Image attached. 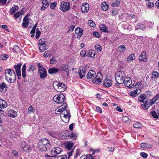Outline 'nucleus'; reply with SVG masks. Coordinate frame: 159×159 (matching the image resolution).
I'll return each instance as SVG.
<instances>
[{
	"label": "nucleus",
	"instance_id": "f257e3e1",
	"mask_svg": "<svg viewBox=\"0 0 159 159\" xmlns=\"http://www.w3.org/2000/svg\"><path fill=\"white\" fill-rule=\"evenodd\" d=\"M6 79L10 83H13L16 79L14 71L11 69H6L5 71Z\"/></svg>",
	"mask_w": 159,
	"mask_h": 159
},
{
	"label": "nucleus",
	"instance_id": "f03ea898",
	"mask_svg": "<svg viewBox=\"0 0 159 159\" xmlns=\"http://www.w3.org/2000/svg\"><path fill=\"white\" fill-rule=\"evenodd\" d=\"M54 88L58 92H62L65 91L66 88V85L62 83H59L57 81L53 83Z\"/></svg>",
	"mask_w": 159,
	"mask_h": 159
},
{
	"label": "nucleus",
	"instance_id": "7ed1b4c3",
	"mask_svg": "<svg viewBox=\"0 0 159 159\" xmlns=\"http://www.w3.org/2000/svg\"><path fill=\"white\" fill-rule=\"evenodd\" d=\"M65 145L66 148L68 150L67 154L68 158H69L74 151V148H73L74 143L72 142L68 141L65 143Z\"/></svg>",
	"mask_w": 159,
	"mask_h": 159
},
{
	"label": "nucleus",
	"instance_id": "20e7f679",
	"mask_svg": "<svg viewBox=\"0 0 159 159\" xmlns=\"http://www.w3.org/2000/svg\"><path fill=\"white\" fill-rule=\"evenodd\" d=\"M124 73L123 71H119L115 75V80L118 84H122L124 82L125 78Z\"/></svg>",
	"mask_w": 159,
	"mask_h": 159
},
{
	"label": "nucleus",
	"instance_id": "39448f33",
	"mask_svg": "<svg viewBox=\"0 0 159 159\" xmlns=\"http://www.w3.org/2000/svg\"><path fill=\"white\" fill-rule=\"evenodd\" d=\"M39 49L41 52H43L47 48V46L46 43L45 39H40L39 42Z\"/></svg>",
	"mask_w": 159,
	"mask_h": 159
},
{
	"label": "nucleus",
	"instance_id": "423d86ee",
	"mask_svg": "<svg viewBox=\"0 0 159 159\" xmlns=\"http://www.w3.org/2000/svg\"><path fill=\"white\" fill-rule=\"evenodd\" d=\"M65 98L64 95L62 93H60L58 95L54 96L53 99L57 103L61 104L64 102Z\"/></svg>",
	"mask_w": 159,
	"mask_h": 159
},
{
	"label": "nucleus",
	"instance_id": "0eeeda50",
	"mask_svg": "<svg viewBox=\"0 0 159 159\" xmlns=\"http://www.w3.org/2000/svg\"><path fill=\"white\" fill-rule=\"evenodd\" d=\"M70 8V3L68 2H62L60 6L61 10L63 12H65Z\"/></svg>",
	"mask_w": 159,
	"mask_h": 159
},
{
	"label": "nucleus",
	"instance_id": "6e6552de",
	"mask_svg": "<svg viewBox=\"0 0 159 159\" xmlns=\"http://www.w3.org/2000/svg\"><path fill=\"white\" fill-rule=\"evenodd\" d=\"M38 73L42 80H44L47 75L46 70L44 67H41L40 69H38Z\"/></svg>",
	"mask_w": 159,
	"mask_h": 159
},
{
	"label": "nucleus",
	"instance_id": "1a4fd4ad",
	"mask_svg": "<svg viewBox=\"0 0 159 159\" xmlns=\"http://www.w3.org/2000/svg\"><path fill=\"white\" fill-rule=\"evenodd\" d=\"M102 76V75L101 72H98L96 76L92 80L93 82L96 84H100L102 81V80L103 78Z\"/></svg>",
	"mask_w": 159,
	"mask_h": 159
},
{
	"label": "nucleus",
	"instance_id": "9d476101",
	"mask_svg": "<svg viewBox=\"0 0 159 159\" xmlns=\"http://www.w3.org/2000/svg\"><path fill=\"white\" fill-rule=\"evenodd\" d=\"M62 150L59 147L54 148L51 151V154L52 157H56L57 155L60 153L62 152Z\"/></svg>",
	"mask_w": 159,
	"mask_h": 159
},
{
	"label": "nucleus",
	"instance_id": "9b49d317",
	"mask_svg": "<svg viewBox=\"0 0 159 159\" xmlns=\"http://www.w3.org/2000/svg\"><path fill=\"white\" fill-rule=\"evenodd\" d=\"M125 85L127 87H129V88L131 89L134 87V84H132V80L130 78L126 77L125 80L124 81Z\"/></svg>",
	"mask_w": 159,
	"mask_h": 159
},
{
	"label": "nucleus",
	"instance_id": "f8f14e48",
	"mask_svg": "<svg viewBox=\"0 0 159 159\" xmlns=\"http://www.w3.org/2000/svg\"><path fill=\"white\" fill-rule=\"evenodd\" d=\"M67 107V104L66 102L64 103L62 105L59 107L58 109H56L55 111V112L56 114H59L60 112L64 111L66 110V108Z\"/></svg>",
	"mask_w": 159,
	"mask_h": 159
},
{
	"label": "nucleus",
	"instance_id": "ddd939ff",
	"mask_svg": "<svg viewBox=\"0 0 159 159\" xmlns=\"http://www.w3.org/2000/svg\"><path fill=\"white\" fill-rule=\"evenodd\" d=\"M41 2L43 4L41 8V10H45L49 6L51 2L50 0H41Z\"/></svg>",
	"mask_w": 159,
	"mask_h": 159
},
{
	"label": "nucleus",
	"instance_id": "4468645a",
	"mask_svg": "<svg viewBox=\"0 0 159 159\" xmlns=\"http://www.w3.org/2000/svg\"><path fill=\"white\" fill-rule=\"evenodd\" d=\"M21 147L23 150L25 152H29L31 150V146L29 145H26L25 142L22 143Z\"/></svg>",
	"mask_w": 159,
	"mask_h": 159
},
{
	"label": "nucleus",
	"instance_id": "2eb2a0df",
	"mask_svg": "<svg viewBox=\"0 0 159 159\" xmlns=\"http://www.w3.org/2000/svg\"><path fill=\"white\" fill-rule=\"evenodd\" d=\"M29 16L28 15H26L23 20L22 26L24 28H26L29 24L30 20L29 18Z\"/></svg>",
	"mask_w": 159,
	"mask_h": 159
},
{
	"label": "nucleus",
	"instance_id": "dca6fc26",
	"mask_svg": "<svg viewBox=\"0 0 159 159\" xmlns=\"http://www.w3.org/2000/svg\"><path fill=\"white\" fill-rule=\"evenodd\" d=\"M87 70V67L86 66L82 67V69L80 70V71L79 72V75L81 79H82L84 77Z\"/></svg>",
	"mask_w": 159,
	"mask_h": 159
},
{
	"label": "nucleus",
	"instance_id": "f3484780",
	"mask_svg": "<svg viewBox=\"0 0 159 159\" xmlns=\"http://www.w3.org/2000/svg\"><path fill=\"white\" fill-rule=\"evenodd\" d=\"M62 113L60 114V116L61 120L65 123H67L69 121L70 115H66Z\"/></svg>",
	"mask_w": 159,
	"mask_h": 159
},
{
	"label": "nucleus",
	"instance_id": "a211bd4d",
	"mask_svg": "<svg viewBox=\"0 0 159 159\" xmlns=\"http://www.w3.org/2000/svg\"><path fill=\"white\" fill-rule=\"evenodd\" d=\"M75 33L76 34L78 35L77 36V38L80 39L83 33V30L80 28H78L75 29Z\"/></svg>",
	"mask_w": 159,
	"mask_h": 159
},
{
	"label": "nucleus",
	"instance_id": "6ab92c4d",
	"mask_svg": "<svg viewBox=\"0 0 159 159\" xmlns=\"http://www.w3.org/2000/svg\"><path fill=\"white\" fill-rule=\"evenodd\" d=\"M21 65L22 64L19 63L17 65H15L14 66L17 76H19L21 75L20 67Z\"/></svg>",
	"mask_w": 159,
	"mask_h": 159
},
{
	"label": "nucleus",
	"instance_id": "aec40b11",
	"mask_svg": "<svg viewBox=\"0 0 159 159\" xmlns=\"http://www.w3.org/2000/svg\"><path fill=\"white\" fill-rule=\"evenodd\" d=\"M112 84V81L109 79H105L103 82V85L106 87H110Z\"/></svg>",
	"mask_w": 159,
	"mask_h": 159
},
{
	"label": "nucleus",
	"instance_id": "412c9836",
	"mask_svg": "<svg viewBox=\"0 0 159 159\" xmlns=\"http://www.w3.org/2000/svg\"><path fill=\"white\" fill-rule=\"evenodd\" d=\"M39 143L40 144H41L42 145L43 144L48 148H49V146H50L49 141L46 139H41L39 141Z\"/></svg>",
	"mask_w": 159,
	"mask_h": 159
},
{
	"label": "nucleus",
	"instance_id": "4be33fe9",
	"mask_svg": "<svg viewBox=\"0 0 159 159\" xmlns=\"http://www.w3.org/2000/svg\"><path fill=\"white\" fill-rule=\"evenodd\" d=\"M96 72L92 70H90L87 75V78L88 79H92L96 75Z\"/></svg>",
	"mask_w": 159,
	"mask_h": 159
},
{
	"label": "nucleus",
	"instance_id": "5701e85b",
	"mask_svg": "<svg viewBox=\"0 0 159 159\" xmlns=\"http://www.w3.org/2000/svg\"><path fill=\"white\" fill-rule=\"evenodd\" d=\"M152 145L147 143H142L140 144L141 148H142L144 150L150 149L152 148Z\"/></svg>",
	"mask_w": 159,
	"mask_h": 159
},
{
	"label": "nucleus",
	"instance_id": "b1692460",
	"mask_svg": "<svg viewBox=\"0 0 159 159\" xmlns=\"http://www.w3.org/2000/svg\"><path fill=\"white\" fill-rule=\"evenodd\" d=\"M146 52L144 51L143 52L139 57V61H146L148 60L147 59L146 56Z\"/></svg>",
	"mask_w": 159,
	"mask_h": 159
},
{
	"label": "nucleus",
	"instance_id": "393cba45",
	"mask_svg": "<svg viewBox=\"0 0 159 159\" xmlns=\"http://www.w3.org/2000/svg\"><path fill=\"white\" fill-rule=\"evenodd\" d=\"M8 116L12 118H15L17 116V113L16 111L13 110H10L8 111Z\"/></svg>",
	"mask_w": 159,
	"mask_h": 159
},
{
	"label": "nucleus",
	"instance_id": "a878e982",
	"mask_svg": "<svg viewBox=\"0 0 159 159\" xmlns=\"http://www.w3.org/2000/svg\"><path fill=\"white\" fill-rule=\"evenodd\" d=\"M67 133L68 134V136L70 139L75 140L77 138L76 134L73 132H71L70 131H68Z\"/></svg>",
	"mask_w": 159,
	"mask_h": 159
},
{
	"label": "nucleus",
	"instance_id": "bb28decb",
	"mask_svg": "<svg viewBox=\"0 0 159 159\" xmlns=\"http://www.w3.org/2000/svg\"><path fill=\"white\" fill-rule=\"evenodd\" d=\"M89 6L87 3H84L81 7V10L83 12H87L89 10Z\"/></svg>",
	"mask_w": 159,
	"mask_h": 159
},
{
	"label": "nucleus",
	"instance_id": "cd10ccee",
	"mask_svg": "<svg viewBox=\"0 0 159 159\" xmlns=\"http://www.w3.org/2000/svg\"><path fill=\"white\" fill-rule=\"evenodd\" d=\"M60 70L59 69H57L55 67L51 68L48 69V72L50 74L56 73Z\"/></svg>",
	"mask_w": 159,
	"mask_h": 159
},
{
	"label": "nucleus",
	"instance_id": "c85d7f7f",
	"mask_svg": "<svg viewBox=\"0 0 159 159\" xmlns=\"http://www.w3.org/2000/svg\"><path fill=\"white\" fill-rule=\"evenodd\" d=\"M146 95L145 94L142 95L141 94L139 97H138V100L140 102H147V101L148 100L146 98Z\"/></svg>",
	"mask_w": 159,
	"mask_h": 159
},
{
	"label": "nucleus",
	"instance_id": "c756f323",
	"mask_svg": "<svg viewBox=\"0 0 159 159\" xmlns=\"http://www.w3.org/2000/svg\"><path fill=\"white\" fill-rule=\"evenodd\" d=\"M61 71H64L66 72V75L68 76L69 74V72L68 69V66L67 65H63L61 67Z\"/></svg>",
	"mask_w": 159,
	"mask_h": 159
},
{
	"label": "nucleus",
	"instance_id": "7c9ffc66",
	"mask_svg": "<svg viewBox=\"0 0 159 159\" xmlns=\"http://www.w3.org/2000/svg\"><path fill=\"white\" fill-rule=\"evenodd\" d=\"M7 106V104L6 101L0 98V108L3 109Z\"/></svg>",
	"mask_w": 159,
	"mask_h": 159
},
{
	"label": "nucleus",
	"instance_id": "2f4dec72",
	"mask_svg": "<svg viewBox=\"0 0 159 159\" xmlns=\"http://www.w3.org/2000/svg\"><path fill=\"white\" fill-rule=\"evenodd\" d=\"M38 147L42 151H45L49 148L47 147V146L43 144V145H42L41 144H40L39 142L38 145Z\"/></svg>",
	"mask_w": 159,
	"mask_h": 159
},
{
	"label": "nucleus",
	"instance_id": "473e14b6",
	"mask_svg": "<svg viewBox=\"0 0 159 159\" xmlns=\"http://www.w3.org/2000/svg\"><path fill=\"white\" fill-rule=\"evenodd\" d=\"M7 85L4 83H3L0 84V91L2 92L6 91L7 90Z\"/></svg>",
	"mask_w": 159,
	"mask_h": 159
},
{
	"label": "nucleus",
	"instance_id": "72a5a7b5",
	"mask_svg": "<svg viewBox=\"0 0 159 159\" xmlns=\"http://www.w3.org/2000/svg\"><path fill=\"white\" fill-rule=\"evenodd\" d=\"M150 102L149 103V104L148 103V102L147 101V102H145V103L143 104H142L141 106L144 109H147L149 107L150 105H151V100H150Z\"/></svg>",
	"mask_w": 159,
	"mask_h": 159
},
{
	"label": "nucleus",
	"instance_id": "f704fd0d",
	"mask_svg": "<svg viewBox=\"0 0 159 159\" xmlns=\"http://www.w3.org/2000/svg\"><path fill=\"white\" fill-rule=\"evenodd\" d=\"M101 7L102 10L104 11L107 10L109 8V6L106 2H103L101 4Z\"/></svg>",
	"mask_w": 159,
	"mask_h": 159
},
{
	"label": "nucleus",
	"instance_id": "c9c22d12",
	"mask_svg": "<svg viewBox=\"0 0 159 159\" xmlns=\"http://www.w3.org/2000/svg\"><path fill=\"white\" fill-rule=\"evenodd\" d=\"M140 92V90L137 89L130 92V94L131 96L133 97H135L136 95L139 94Z\"/></svg>",
	"mask_w": 159,
	"mask_h": 159
},
{
	"label": "nucleus",
	"instance_id": "e433bc0d",
	"mask_svg": "<svg viewBox=\"0 0 159 159\" xmlns=\"http://www.w3.org/2000/svg\"><path fill=\"white\" fill-rule=\"evenodd\" d=\"M26 65L25 64H24L22 68V76L23 78H25L26 76Z\"/></svg>",
	"mask_w": 159,
	"mask_h": 159
},
{
	"label": "nucleus",
	"instance_id": "4c0bfd02",
	"mask_svg": "<svg viewBox=\"0 0 159 159\" xmlns=\"http://www.w3.org/2000/svg\"><path fill=\"white\" fill-rule=\"evenodd\" d=\"M145 29V27L144 25L142 24H137L135 27V29L136 30L141 29L144 30Z\"/></svg>",
	"mask_w": 159,
	"mask_h": 159
},
{
	"label": "nucleus",
	"instance_id": "58836bf2",
	"mask_svg": "<svg viewBox=\"0 0 159 159\" xmlns=\"http://www.w3.org/2000/svg\"><path fill=\"white\" fill-rule=\"evenodd\" d=\"M159 77V74L157 71H154L152 72V76L151 78L153 79L154 78H157Z\"/></svg>",
	"mask_w": 159,
	"mask_h": 159
},
{
	"label": "nucleus",
	"instance_id": "ea45409f",
	"mask_svg": "<svg viewBox=\"0 0 159 159\" xmlns=\"http://www.w3.org/2000/svg\"><path fill=\"white\" fill-rule=\"evenodd\" d=\"M120 4V2L119 0H113L111 3L112 7H115L118 6Z\"/></svg>",
	"mask_w": 159,
	"mask_h": 159
},
{
	"label": "nucleus",
	"instance_id": "a19ab883",
	"mask_svg": "<svg viewBox=\"0 0 159 159\" xmlns=\"http://www.w3.org/2000/svg\"><path fill=\"white\" fill-rule=\"evenodd\" d=\"M135 56L134 54H132L129 56L127 58L128 61H131L135 59Z\"/></svg>",
	"mask_w": 159,
	"mask_h": 159
},
{
	"label": "nucleus",
	"instance_id": "79ce46f5",
	"mask_svg": "<svg viewBox=\"0 0 159 159\" xmlns=\"http://www.w3.org/2000/svg\"><path fill=\"white\" fill-rule=\"evenodd\" d=\"M16 133L14 131H12L9 133L8 135L9 137L11 139H13L14 138L16 137L17 135H16Z\"/></svg>",
	"mask_w": 159,
	"mask_h": 159
},
{
	"label": "nucleus",
	"instance_id": "37998d69",
	"mask_svg": "<svg viewBox=\"0 0 159 159\" xmlns=\"http://www.w3.org/2000/svg\"><path fill=\"white\" fill-rule=\"evenodd\" d=\"M159 98V93L157 94L151 100V105L153 104L156 100Z\"/></svg>",
	"mask_w": 159,
	"mask_h": 159
},
{
	"label": "nucleus",
	"instance_id": "c03bdc74",
	"mask_svg": "<svg viewBox=\"0 0 159 159\" xmlns=\"http://www.w3.org/2000/svg\"><path fill=\"white\" fill-rule=\"evenodd\" d=\"M122 120L124 122L128 123L130 121V119L127 116H123L122 117Z\"/></svg>",
	"mask_w": 159,
	"mask_h": 159
},
{
	"label": "nucleus",
	"instance_id": "a18cd8bd",
	"mask_svg": "<svg viewBox=\"0 0 159 159\" xmlns=\"http://www.w3.org/2000/svg\"><path fill=\"white\" fill-rule=\"evenodd\" d=\"M48 134L52 137H53L56 138L57 137L56 132L53 131H48Z\"/></svg>",
	"mask_w": 159,
	"mask_h": 159
},
{
	"label": "nucleus",
	"instance_id": "49530a36",
	"mask_svg": "<svg viewBox=\"0 0 159 159\" xmlns=\"http://www.w3.org/2000/svg\"><path fill=\"white\" fill-rule=\"evenodd\" d=\"M93 52V51L91 50H89L87 55L88 56L91 57H94L95 54Z\"/></svg>",
	"mask_w": 159,
	"mask_h": 159
},
{
	"label": "nucleus",
	"instance_id": "de8ad7c7",
	"mask_svg": "<svg viewBox=\"0 0 159 159\" xmlns=\"http://www.w3.org/2000/svg\"><path fill=\"white\" fill-rule=\"evenodd\" d=\"M125 47L124 45H121L118 48V49L120 52H122L125 50Z\"/></svg>",
	"mask_w": 159,
	"mask_h": 159
},
{
	"label": "nucleus",
	"instance_id": "09e8293b",
	"mask_svg": "<svg viewBox=\"0 0 159 159\" xmlns=\"http://www.w3.org/2000/svg\"><path fill=\"white\" fill-rule=\"evenodd\" d=\"M18 7L17 6H16V7H12L10 11L11 14H13L18 10Z\"/></svg>",
	"mask_w": 159,
	"mask_h": 159
},
{
	"label": "nucleus",
	"instance_id": "8fccbe9b",
	"mask_svg": "<svg viewBox=\"0 0 159 159\" xmlns=\"http://www.w3.org/2000/svg\"><path fill=\"white\" fill-rule=\"evenodd\" d=\"M95 157V156H93L92 154H88L86 155L84 159H96Z\"/></svg>",
	"mask_w": 159,
	"mask_h": 159
},
{
	"label": "nucleus",
	"instance_id": "3c124183",
	"mask_svg": "<svg viewBox=\"0 0 159 159\" xmlns=\"http://www.w3.org/2000/svg\"><path fill=\"white\" fill-rule=\"evenodd\" d=\"M89 152H92V155H93L95 153H98L99 152L100 150L99 149H97L96 150L93 149H90L89 150Z\"/></svg>",
	"mask_w": 159,
	"mask_h": 159
},
{
	"label": "nucleus",
	"instance_id": "603ef678",
	"mask_svg": "<svg viewBox=\"0 0 159 159\" xmlns=\"http://www.w3.org/2000/svg\"><path fill=\"white\" fill-rule=\"evenodd\" d=\"M34 67L32 65H30L29 66V68L27 70V72L30 74V73L31 72L33 73L34 71Z\"/></svg>",
	"mask_w": 159,
	"mask_h": 159
},
{
	"label": "nucleus",
	"instance_id": "864d4df0",
	"mask_svg": "<svg viewBox=\"0 0 159 159\" xmlns=\"http://www.w3.org/2000/svg\"><path fill=\"white\" fill-rule=\"evenodd\" d=\"M35 110V109L32 106H30L28 108V113L29 114H30L32 112H34Z\"/></svg>",
	"mask_w": 159,
	"mask_h": 159
},
{
	"label": "nucleus",
	"instance_id": "5fc2aeb1",
	"mask_svg": "<svg viewBox=\"0 0 159 159\" xmlns=\"http://www.w3.org/2000/svg\"><path fill=\"white\" fill-rule=\"evenodd\" d=\"M150 114L154 118L156 119H157L158 118V116L155 111H151Z\"/></svg>",
	"mask_w": 159,
	"mask_h": 159
},
{
	"label": "nucleus",
	"instance_id": "6e6d98bb",
	"mask_svg": "<svg viewBox=\"0 0 159 159\" xmlns=\"http://www.w3.org/2000/svg\"><path fill=\"white\" fill-rule=\"evenodd\" d=\"M100 29L103 32H106L107 31L106 26L102 24L101 25Z\"/></svg>",
	"mask_w": 159,
	"mask_h": 159
},
{
	"label": "nucleus",
	"instance_id": "4d7b16f0",
	"mask_svg": "<svg viewBox=\"0 0 159 159\" xmlns=\"http://www.w3.org/2000/svg\"><path fill=\"white\" fill-rule=\"evenodd\" d=\"M114 150V147H109L107 149V150L108 152V153L110 154H111L113 152Z\"/></svg>",
	"mask_w": 159,
	"mask_h": 159
},
{
	"label": "nucleus",
	"instance_id": "13d9d810",
	"mask_svg": "<svg viewBox=\"0 0 159 159\" xmlns=\"http://www.w3.org/2000/svg\"><path fill=\"white\" fill-rule=\"evenodd\" d=\"M88 24L91 27H94L95 26V24L93 21L91 20H89L88 21Z\"/></svg>",
	"mask_w": 159,
	"mask_h": 159
},
{
	"label": "nucleus",
	"instance_id": "bf43d9fd",
	"mask_svg": "<svg viewBox=\"0 0 159 159\" xmlns=\"http://www.w3.org/2000/svg\"><path fill=\"white\" fill-rule=\"evenodd\" d=\"M41 32L39 30V28L36 29L35 38L37 39H38L41 34Z\"/></svg>",
	"mask_w": 159,
	"mask_h": 159
},
{
	"label": "nucleus",
	"instance_id": "052dcab7",
	"mask_svg": "<svg viewBox=\"0 0 159 159\" xmlns=\"http://www.w3.org/2000/svg\"><path fill=\"white\" fill-rule=\"evenodd\" d=\"M94 47L97 51L100 52L102 49V47L98 44H96Z\"/></svg>",
	"mask_w": 159,
	"mask_h": 159
},
{
	"label": "nucleus",
	"instance_id": "680f3d73",
	"mask_svg": "<svg viewBox=\"0 0 159 159\" xmlns=\"http://www.w3.org/2000/svg\"><path fill=\"white\" fill-rule=\"evenodd\" d=\"M51 55V52L49 51H46L44 52L43 56L45 57H48Z\"/></svg>",
	"mask_w": 159,
	"mask_h": 159
},
{
	"label": "nucleus",
	"instance_id": "e2e57ef3",
	"mask_svg": "<svg viewBox=\"0 0 159 159\" xmlns=\"http://www.w3.org/2000/svg\"><path fill=\"white\" fill-rule=\"evenodd\" d=\"M141 124L140 123L137 122L136 123L134 124V127L135 128H139L141 127Z\"/></svg>",
	"mask_w": 159,
	"mask_h": 159
},
{
	"label": "nucleus",
	"instance_id": "0e129e2a",
	"mask_svg": "<svg viewBox=\"0 0 159 159\" xmlns=\"http://www.w3.org/2000/svg\"><path fill=\"white\" fill-rule=\"evenodd\" d=\"M21 14V12L18 11L14 15V17L16 19H17L20 16Z\"/></svg>",
	"mask_w": 159,
	"mask_h": 159
},
{
	"label": "nucleus",
	"instance_id": "69168bd1",
	"mask_svg": "<svg viewBox=\"0 0 159 159\" xmlns=\"http://www.w3.org/2000/svg\"><path fill=\"white\" fill-rule=\"evenodd\" d=\"M62 113V114L64 113V114H65L66 115H70V112H69V111L67 109L65 110L64 111H62L60 112V114H61Z\"/></svg>",
	"mask_w": 159,
	"mask_h": 159
},
{
	"label": "nucleus",
	"instance_id": "338daca9",
	"mask_svg": "<svg viewBox=\"0 0 159 159\" xmlns=\"http://www.w3.org/2000/svg\"><path fill=\"white\" fill-rule=\"evenodd\" d=\"M56 4L57 3L56 2L52 3L50 6V8L52 9H54L56 7Z\"/></svg>",
	"mask_w": 159,
	"mask_h": 159
},
{
	"label": "nucleus",
	"instance_id": "774afa93",
	"mask_svg": "<svg viewBox=\"0 0 159 159\" xmlns=\"http://www.w3.org/2000/svg\"><path fill=\"white\" fill-rule=\"evenodd\" d=\"M86 51L85 50H82L80 52V55L82 57H84L85 55Z\"/></svg>",
	"mask_w": 159,
	"mask_h": 159
}]
</instances>
